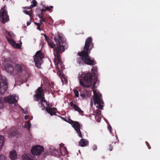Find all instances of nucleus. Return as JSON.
<instances>
[{"instance_id": "obj_28", "label": "nucleus", "mask_w": 160, "mask_h": 160, "mask_svg": "<svg viewBox=\"0 0 160 160\" xmlns=\"http://www.w3.org/2000/svg\"><path fill=\"white\" fill-rule=\"evenodd\" d=\"M43 7H44V8H45V9H46V11L47 10V11H50L51 10V9H52L53 8V6H51L49 7H48L44 6H43Z\"/></svg>"}, {"instance_id": "obj_50", "label": "nucleus", "mask_w": 160, "mask_h": 160, "mask_svg": "<svg viewBox=\"0 0 160 160\" xmlns=\"http://www.w3.org/2000/svg\"><path fill=\"white\" fill-rule=\"evenodd\" d=\"M34 23L35 24V25H36V24H37V22H34Z\"/></svg>"}, {"instance_id": "obj_39", "label": "nucleus", "mask_w": 160, "mask_h": 160, "mask_svg": "<svg viewBox=\"0 0 160 160\" xmlns=\"http://www.w3.org/2000/svg\"><path fill=\"white\" fill-rule=\"evenodd\" d=\"M40 21H41L42 22V24L43 22L47 23V22L44 18L42 19H41Z\"/></svg>"}, {"instance_id": "obj_3", "label": "nucleus", "mask_w": 160, "mask_h": 160, "mask_svg": "<svg viewBox=\"0 0 160 160\" xmlns=\"http://www.w3.org/2000/svg\"><path fill=\"white\" fill-rule=\"evenodd\" d=\"M12 61L10 60H5L3 63L6 70L12 75H20L25 68L24 65L22 63H16L13 67Z\"/></svg>"}, {"instance_id": "obj_45", "label": "nucleus", "mask_w": 160, "mask_h": 160, "mask_svg": "<svg viewBox=\"0 0 160 160\" xmlns=\"http://www.w3.org/2000/svg\"><path fill=\"white\" fill-rule=\"evenodd\" d=\"M60 117H61V118H62L65 121H66V122H67L68 121L65 118H64L63 117H61V116H60Z\"/></svg>"}, {"instance_id": "obj_26", "label": "nucleus", "mask_w": 160, "mask_h": 160, "mask_svg": "<svg viewBox=\"0 0 160 160\" xmlns=\"http://www.w3.org/2000/svg\"><path fill=\"white\" fill-rule=\"evenodd\" d=\"M23 12L26 14L29 15L30 17H31L32 15L30 12L32 13V10H31L30 11H28L26 10H24L23 11Z\"/></svg>"}, {"instance_id": "obj_55", "label": "nucleus", "mask_w": 160, "mask_h": 160, "mask_svg": "<svg viewBox=\"0 0 160 160\" xmlns=\"http://www.w3.org/2000/svg\"><path fill=\"white\" fill-rule=\"evenodd\" d=\"M27 1H28V0H26Z\"/></svg>"}, {"instance_id": "obj_54", "label": "nucleus", "mask_w": 160, "mask_h": 160, "mask_svg": "<svg viewBox=\"0 0 160 160\" xmlns=\"http://www.w3.org/2000/svg\"><path fill=\"white\" fill-rule=\"evenodd\" d=\"M25 118H27V117H25Z\"/></svg>"}, {"instance_id": "obj_25", "label": "nucleus", "mask_w": 160, "mask_h": 160, "mask_svg": "<svg viewBox=\"0 0 160 160\" xmlns=\"http://www.w3.org/2000/svg\"><path fill=\"white\" fill-rule=\"evenodd\" d=\"M32 4L31 5V6L32 8L34 7H36L37 5V2L35 0H32Z\"/></svg>"}, {"instance_id": "obj_34", "label": "nucleus", "mask_w": 160, "mask_h": 160, "mask_svg": "<svg viewBox=\"0 0 160 160\" xmlns=\"http://www.w3.org/2000/svg\"><path fill=\"white\" fill-rule=\"evenodd\" d=\"M92 148L93 150H97V146L96 145H94L92 146Z\"/></svg>"}, {"instance_id": "obj_48", "label": "nucleus", "mask_w": 160, "mask_h": 160, "mask_svg": "<svg viewBox=\"0 0 160 160\" xmlns=\"http://www.w3.org/2000/svg\"><path fill=\"white\" fill-rule=\"evenodd\" d=\"M63 143L62 144H60V146L61 147V146H63Z\"/></svg>"}, {"instance_id": "obj_37", "label": "nucleus", "mask_w": 160, "mask_h": 160, "mask_svg": "<svg viewBox=\"0 0 160 160\" xmlns=\"http://www.w3.org/2000/svg\"><path fill=\"white\" fill-rule=\"evenodd\" d=\"M42 25V22L41 21H40V22L39 23H37L36 25L37 27L41 26Z\"/></svg>"}, {"instance_id": "obj_32", "label": "nucleus", "mask_w": 160, "mask_h": 160, "mask_svg": "<svg viewBox=\"0 0 160 160\" xmlns=\"http://www.w3.org/2000/svg\"><path fill=\"white\" fill-rule=\"evenodd\" d=\"M113 146L112 144H110L109 145L108 149L110 151H112V150Z\"/></svg>"}, {"instance_id": "obj_2", "label": "nucleus", "mask_w": 160, "mask_h": 160, "mask_svg": "<svg viewBox=\"0 0 160 160\" xmlns=\"http://www.w3.org/2000/svg\"><path fill=\"white\" fill-rule=\"evenodd\" d=\"M34 96L35 101L38 102V105L42 108V110L45 109L47 112L51 116L56 115L55 111L57 110L56 108H51L52 106L49 102L47 101L45 99L44 91L41 87H38L36 90Z\"/></svg>"}, {"instance_id": "obj_41", "label": "nucleus", "mask_w": 160, "mask_h": 160, "mask_svg": "<svg viewBox=\"0 0 160 160\" xmlns=\"http://www.w3.org/2000/svg\"><path fill=\"white\" fill-rule=\"evenodd\" d=\"M38 17L41 18V19H42L43 18H44L42 15H38Z\"/></svg>"}, {"instance_id": "obj_13", "label": "nucleus", "mask_w": 160, "mask_h": 160, "mask_svg": "<svg viewBox=\"0 0 160 160\" xmlns=\"http://www.w3.org/2000/svg\"><path fill=\"white\" fill-rule=\"evenodd\" d=\"M76 102L75 101L71 102L70 103V105L71 107L73 108L75 111H78L81 115H83V111L81 110L78 106L76 105Z\"/></svg>"}, {"instance_id": "obj_52", "label": "nucleus", "mask_w": 160, "mask_h": 160, "mask_svg": "<svg viewBox=\"0 0 160 160\" xmlns=\"http://www.w3.org/2000/svg\"><path fill=\"white\" fill-rule=\"evenodd\" d=\"M148 148L149 149H150V147L149 148V147H148Z\"/></svg>"}, {"instance_id": "obj_7", "label": "nucleus", "mask_w": 160, "mask_h": 160, "mask_svg": "<svg viewBox=\"0 0 160 160\" xmlns=\"http://www.w3.org/2000/svg\"><path fill=\"white\" fill-rule=\"evenodd\" d=\"M93 99L95 105L97 108L102 109L103 107V102L102 99V94L98 92L97 90L93 89Z\"/></svg>"}, {"instance_id": "obj_35", "label": "nucleus", "mask_w": 160, "mask_h": 160, "mask_svg": "<svg viewBox=\"0 0 160 160\" xmlns=\"http://www.w3.org/2000/svg\"><path fill=\"white\" fill-rule=\"evenodd\" d=\"M63 149L64 151L65 154H67L68 153V152L66 147H64Z\"/></svg>"}, {"instance_id": "obj_51", "label": "nucleus", "mask_w": 160, "mask_h": 160, "mask_svg": "<svg viewBox=\"0 0 160 160\" xmlns=\"http://www.w3.org/2000/svg\"><path fill=\"white\" fill-rule=\"evenodd\" d=\"M116 137L117 138V139H118V138L117 136H116Z\"/></svg>"}, {"instance_id": "obj_9", "label": "nucleus", "mask_w": 160, "mask_h": 160, "mask_svg": "<svg viewBox=\"0 0 160 160\" xmlns=\"http://www.w3.org/2000/svg\"><path fill=\"white\" fill-rule=\"evenodd\" d=\"M8 88L7 80L6 77L2 75L0 76V94H3L6 92Z\"/></svg>"}, {"instance_id": "obj_21", "label": "nucleus", "mask_w": 160, "mask_h": 160, "mask_svg": "<svg viewBox=\"0 0 160 160\" xmlns=\"http://www.w3.org/2000/svg\"><path fill=\"white\" fill-rule=\"evenodd\" d=\"M4 143V137L0 135V151L1 150Z\"/></svg>"}, {"instance_id": "obj_10", "label": "nucleus", "mask_w": 160, "mask_h": 160, "mask_svg": "<svg viewBox=\"0 0 160 160\" xmlns=\"http://www.w3.org/2000/svg\"><path fill=\"white\" fill-rule=\"evenodd\" d=\"M34 61L36 66L38 68H40L42 62V59L43 58V54L41 51H38L34 56Z\"/></svg>"}, {"instance_id": "obj_47", "label": "nucleus", "mask_w": 160, "mask_h": 160, "mask_svg": "<svg viewBox=\"0 0 160 160\" xmlns=\"http://www.w3.org/2000/svg\"><path fill=\"white\" fill-rule=\"evenodd\" d=\"M60 154L61 155H64L62 154V153L61 152V151L60 152Z\"/></svg>"}, {"instance_id": "obj_16", "label": "nucleus", "mask_w": 160, "mask_h": 160, "mask_svg": "<svg viewBox=\"0 0 160 160\" xmlns=\"http://www.w3.org/2000/svg\"><path fill=\"white\" fill-rule=\"evenodd\" d=\"M9 154V157L11 160H15L17 158V155L15 150L11 151Z\"/></svg>"}, {"instance_id": "obj_36", "label": "nucleus", "mask_w": 160, "mask_h": 160, "mask_svg": "<svg viewBox=\"0 0 160 160\" xmlns=\"http://www.w3.org/2000/svg\"><path fill=\"white\" fill-rule=\"evenodd\" d=\"M42 25V22L41 21H40V22L39 23H37L36 25L37 27L41 26Z\"/></svg>"}, {"instance_id": "obj_29", "label": "nucleus", "mask_w": 160, "mask_h": 160, "mask_svg": "<svg viewBox=\"0 0 160 160\" xmlns=\"http://www.w3.org/2000/svg\"><path fill=\"white\" fill-rule=\"evenodd\" d=\"M74 93L75 94V97H79V94L78 91L77 90H75L74 91Z\"/></svg>"}, {"instance_id": "obj_30", "label": "nucleus", "mask_w": 160, "mask_h": 160, "mask_svg": "<svg viewBox=\"0 0 160 160\" xmlns=\"http://www.w3.org/2000/svg\"><path fill=\"white\" fill-rule=\"evenodd\" d=\"M75 121H73L72 120H71L70 118H68V121H67L70 124H72V123H73Z\"/></svg>"}, {"instance_id": "obj_33", "label": "nucleus", "mask_w": 160, "mask_h": 160, "mask_svg": "<svg viewBox=\"0 0 160 160\" xmlns=\"http://www.w3.org/2000/svg\"><path fill=\"white\" fill-rule=\"evenodd\" d=\"M101 110L97 109L95 111L96 115H101Z\"/></svg>"}, {"instance_id": "obj_1", "label": "nucleus", "mask_w": 160, "mask_h": 160, "mask_svg": "<svg viewBox=\"0 0 160 160\" xmlns=\"http://www.w3.org/2000/svg\"><path fill=\"white\" fill-rule=\"evenodd\" d=\"M56 47L53 48V53L55 57L54 62L58 72L61 73L62 71L64 69V65L62 61L61 54L64 52L68 45L66 40L61 36L59 34L56 35L54 38Z\"/></svg>"}, {"instance_id": "obj_12", "label": "nucleus", "mask_w": 160, "mask_h": 160, "mask_svg": "<svg viewBox=\"0 0 160 160\" xmlns=\"http://www.w3.org/2000/svg\"><path fill=\"white\" fill-rule=\"evenodd\" d=\"M72 126L76 131L78 136L81 138H82V135L80 131L81 125L78 122H74L73 123H72Z\"/></svg>"}, {"instance_id": "obj_20", "label": "nucleus", "mask_w": 160, "mask_h": 160, "mask_svg": "<svg viewBox=\"0 0 160 160\" xmlns=\"http://www.w3.org/2000/svg\"><path fill=\"white\" fill-rule=\"evenodd\" d=\"M31 125L30 122L29 121H27L25 123L24 127L25 128H27L28 131H29Z\"/></svg>"}, {"instance_id": "obj_27", "label": "nucleus", "mask_w": 160, "mask_h": 160, "mask_svg": "<svg viewBox=\"0 0 160 160\" xmlns=\"http://www.w3.org/2000/svg\"><path fill=\"white\" fill-rule=\"evenodd\" d=\"M0 160H7V158L4 155L0 154Z\"/></svg>"}, {"instance_id": "obj_23", "label": "nucleus", "mask_w": 160, "mask_h": 160, "mask_svg": "<svg viewBox=\"0 0 160 160\" xmlns=\"http://www.w3.org/2000/svg\"><path fill=\"white\" fill-rule=\"evenodd\" d=\"M7 39L9 42L13 46H14L15 45V42L12 39H9L7 38Z\"/></svg>"}, {"instance_id": "obj_24", "label": "nucleus", "mask_w": 160, "mask_h": 160, "mask_svg": "<svg viewBox=\"0 0 160 160\" xmlns=\"http://www.w3.org/2000/svg\"><path fill=\"white\" fill-rule=\"evenodd\" d=\"M95 118L96 120L98 122H100L101 121V115H96Z\"/></svg>"}, {"instance_id": "obj_11", "label": "nucleus", "mask_w": 160, "mask_h": 160, "mask_svg": "<svg viewBox=\"0 0 160 160\" xmlns=\"http://www.w3.org/2000/svg\"><path fill=\"white\" fill-rule=\"evenodd\" d=\"M0 19L3 23L9 20V16L5 6H4L0 10Z\"/></svg>"}, {"instance_id": "obj_14", "label": "nucleus", "mask_w": 160, "mask_h": 160, "mask_svg": "<svg viewBox=\"0 0 160 160\" xmlns=\"http://www.w3.org/2000/svg\"><path fill=\"white\" fill-rule=\"evenodd\" d=\"M4 99L6 102L10 104H13L16 102L15 97L12 96L5 97L4 98Z\"/></svg>"}, {"instance_id": "obj_6", "label": "nucleus", "mask_w": 160, "mask_h": 160, "mask_svg": "<svg viewBox=\"0 0 160 160\" xmlns=\"http://www.w3.org/2000/svg\"><path fill=\"white\" fill-rule=\"evenodd\" d=\"M44 150V148L42 146L37 145L33 146L31 150V152L33 155H24L22 156L23 160H37V158L33 155H39Z\"/></svg>"}, {"instance_id": "obj_46", "label": "nucleus", "mask_w": 160, "mask_h": 160, "mask_svg": "<svg viewBox=\"0 0 160 160\" xmlns=\"http://www.w3.org/2000/svg\"><path fill=\"white\" fill-rule=\"evenodd\" d=\"M31 21H30V22H27V26H28L29 25H30L31 24Z\"/></svg>"}, {"instance_id": "obj_31", "label": "nucleus", "mask_w": 160, "mask_h": 160, "mask_svg": "<svg viewBox=\"0 0 160 160\" xmlns=\"http://www.w3.org/2000/svg\"><path fill=\"white\" fill-rule=\"evenodd\" d=\"M13 46L17 48H21V46L18 43H15V45Z\"/></svg>"}, {"instance_id": "obj_44", "label": "nucleus", "mask_w": 160, "mask_h": 160, "mask_svg": "<svg viewBox=\"0 0 160 160\" xmlns=\"http://www.w3.org/2000/svg\"><path fill=\"white\" fill-rule=\"evenodd\" d=\"M37 29L40 31H41V29L40 28V26L37 27Z\"/></svg>"}, {"instance_id": "obj_40", "label": "nucleus", "mask_w": 160, "mask_h": 160, "mask_svg": "<svg viewBox=\"0 0 160 160\" xmlns=\"http://www.w3.org/2000/svg\"><path fill=\"white\" fill-rule=\"evenodd\" d=\"M112 127L110 125H108V130L111 132V130Z\"/></svg>"}, {"instance_id": "obj_4", "label": "nucleus", "mask_w": 160, "mask_h": 160, "mask_svg": "<svg viewBox=\"0 0 160 160\" xmlns=\"http://www.w3.org/2000/svg\"><path fill=\"white\" fill-rule=\"evenodd\" d=\"M80 52L78 53V55L80 57L77 59V62L79 65H83L86 64L88 65L93 66L96 64V62L94 59H91L88 54L85 52H82L81 54Z\"/></svg>"}, {"instance_id": "obj_17", "label": "nucleus", "mask_w": 160, "mask_h": 160, "mask_svg": "<svg viewBox=\"0 0 160 160\" xmlns=\"http://www.w3.org/2000/svg\"><path fill=\"white\" fill-rule=\"evenodd\" d=\"M88 142L87 140L82 138L79 142V145L82 147H84L88 145Z\"/></svg>"}, {"instance_id": "obj_43", "label": "nucleus", "mask_w": 160, "mask_h": 160, "mask_svg": "<svg viewBox=\"0 0 160 160\" xmlns=\"http://www.w3.org/2000/svg\"><path fill=\"white\" fill-rule=\"evenodd\" d=\"M93 105V101L92 99L91 100L90 102V106L92 107Z\"/></svg>"}, {"instance_id": "obj_15", "label": "nucleus", "mask_w": 160, "mask_h": 160, "mask_svg": "<svg viewBox=\"0 0 160 160\" xmlns=\"http://www.w3.org/2000/svg\"><path fill=\"white\" fill-rule=\"evenodd\" d=\"M91 71L92 73L93 74L94 76L95 77V78H94V80L96 81L94 82L93 84V86L92 87V88H93V87H94L95 84H96L97 82V80L98 79L97 77L98 69L97 67H93L91 69Z\"/></svg>"}, {"instance_id": "obj_18", "label": "nucleus", "mask_w": 160, "mask_h": 160, "mask_svg": "<svg viewBox=\"0 0 160 160\" xmlns=\"http://www.w3.org/2000/svg\"><path fill=\"white\" fill-rule=\"evenodd\" d=\"M43 35L45 38V39L47 42L48 44L49 45V46L51 47V48H54L56 46V45L54 44L53 42H50L49 38H48L47 36L44 34H43Z\"/></svg>"}, {"instance_id": "obj_5", "label": "nucleus", "mask_w": 160, "mask_h": 160, "mask_svg": "<svg viewBox=\"0 0 160 160\" xmlns=\"http://www.w3.org/2000/svg\"><path fill=\"white\" fill-rule=\"evenodd\" d=\"M81 78L79 79V83L81 86L84 88H88L90 83L92 80V76L90 72H83L80 77Z\"/></svg>"}, {"instance_id": "obj_38", "label": "nucleus", "mask_w": 160, "mask_h": 160, "mask_svg": "<svg viewBox=\"0 0 160 160\" xmlns=\"http://www.w3.org/2000/svg\"><path fill=\"white\" fill-rule=\"evenodd\" d=\"M23 9H30L31 8H31V6H28V7H23L22 8Z\"/></svg>"}, {"instance_id": "obj_22", "label": "nucleus", "mask_w": 160, "mask_h": 160, "mask_svg": "<svg viewBox=\"0 0 160 160\" xmlns=\"http://www.w3.org/2000/svg\"><path fill=\"white\" fill-rule=\"evenodd\" d=\"M4 98L3 99L2 97H0V108L2 109L3 108L4 105L3 103L5 102Z\"/></svg>"}, {"instance_id": "obj_49", "label": "nucleus", "mask_w": 160, "mask_h": 160, "mask_svg": "<svg viewBox=\"0 0 160 160\" xmlns=\"http://www.w3.org/2000/svg\"><path fill=\"white\" fill-rule=\"evenodd\" d=\"M39 15H42V16L43 15V13L42 12H41L40 14H39Z\"/></svg>"}, {"instance_id": "obj_53", "label": "nucleus", "mask_w": 160, "mask_h": 160, "mask_svg": "<svg viewBox=\"0 0 160 160\" xmlns=\"http://www.w3.org/2000/svg\"><path fill=\"white\" fill-rule=\"evenodd\" d=\"M25 118H27V117H25Z\"/></svg>"}, {"instance_id": "obj_19", "label": "nucleus", "mask_w": 160, "mask_h": 160, "mask_svg": "<svg viewBox=\"0 0 160 160\" xmlns=\"http://www.w3.org/2000/svg\"><path fill=\"white\" fill-rule=\"evenodd\" d=\"M80 92V96L82 98H85L88 97V92L86 89H84L82 91L81 89L79 90Z\"/></svg>"}, {"instance_id": "obj_42", "label": "nucleus", "mask_w": 160, "mask_h": 160, "mask_svg": "<svg viewBox=\"0 0 160 160\" xmlns=\"http://www.w3.org/2000/svg\"><path fill=\"white\" fill-rule=\"evenodd\" d=\"M41 11L42 12H45L46 11V9L45 8H44V7H43V8L41 10Z\"/></svg>"}, {"instance_id": "obj_8", "label": "nucleus", "mask_w": 160, "mask_h": 160, "mask_svg": "<svg viewBox=\"0 0 160 160\" xmlns=\"http://www.w3.org/2000/svg\"><path fill=\"white\" fill-rule=\"evenodd\" d=\"M93 47L94 44L92 42V38L91 37H88L85 41L83 50L80 52V54H81L82 52H85L89 55Z\"/></svg>"}]
</instances>
